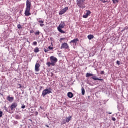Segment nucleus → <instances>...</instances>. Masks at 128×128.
<instances>
[{
	"label": "nucleus",
	"mask_w": 128,
	"mask_h": 128,
	"mask_svg": "<svg viewBox=\"0 0 128 128\" xmlns=\"http://www.w3.org/2000/svg\"><path fill=\"white\" fill-rule=\"evenodd\" d=\"M90 76H92L91 78H92V80L96 81V84H104V79L98 78L94 74L88 72L86 74V78H90Z\"/></svg>",
	"instance_id": "obj_1"
},
{
	"label": "nucleus",
	"mask_w": 128,
	"mask_h": 128,
	"mask_svg": "<svg viewBox=\"0 0 128 128\" xmlns=\"http://www.w3.org/2000/svg\"><path fill=\"white\" fill-rule=\"evenodd\" d=\"M52 89L50 88L44 90L42 92V96H43V98H44L46 96V94H52Z\"/></svg>",
	"instance_id": "obj_2"
},
{
	"label": "nucleus",
	"mask_w": 128,
	"mask_h": 128,
	"mask_svg": "<svg viewBox=\"0 0 128 128\" xmlns=\"http://www.w3.org/2000/svg\"><path fill=\"white\" fill-rule=\"evenodd\" d=\"M86 0H76V4L78 8H84L85 6H84V4H86Z\"/></svg>",
	"instance_id": "obj_3"
},
{
	"label": "nucleus",
	"mask_w": 128,
	"mask_h": 128,
	"mask_svg": "<svg viewBox=\"0 0 128 128\" xmlns=\"http://www.w3.org/2000/svg\"><path fill=\"white\" fill-rule=\"evenodd\" d=\"M66 26V24L64 22H61L58 26V30L60 32L61 34H66V32L64 31L62 28H64Z\"/></svg>",
	"instance_id": "obj_4"
},
{
	"label": "nucleus",
	"mask_w": 128,
	"mask_h": 128,
	"mask_svg": "<svg viewBox=\"0 0 128 128\" xmlns=\"http://www.w3.org/2000/svg\"><path fill=\"white\" fill-rule=\"evenodd\" d=\"M50 61L52 64H53V66H54L58 62V58L54 56H50Z\"/></svg>",
	"instance_id": "obj_5"
},
{
	"label": "nucleus",
	"mask_w": 128,
	"mask_h": 128,
	"mask_svg": "<svg viewBox=\"0 0 128 128\" xmlns=\"http://www.w3.org/2000/svg\"><path fill=\"white\" fill-rule=\"evenodd\" d=\"M60 48L62 50V48H65V50H68L70 48V46L66 42H64L62 44Z\"/></svg>",
	"instance_id": "obj_6"
},
{
	"label": "nucleus",
	"mask_w": 128,
	"mask_h": 128,
	"mask_svg": "<svg viewBox=\"0 0 128 128\" xmlns=\"http://www.w3.org/2000/svg\"><path fill=\"white\" fill-rule=\"evenodd\" d=\"M16 106H18V104H16V102H13L9 108H10L11 112H12V110H16Z\"/></svg>",
	"instance_id": "obj_7"
},
{
	"label": "nucleus",
	"mask_w": 128,
	"mask_h": 128,
	"mask_svg": "<svg viewBox=\"0 0 128 128\" xmlns=\"http://www.w3.org/2000/svg\"><path fill=\"white\" fill-rule=\"evenodd\" d=\"M68 10V7H66L62 10L60 11L59 12V15L62 16L64 14H65V12H66V10Z\"/></svg>",
	"instance_id": "obj_8"
},
{
	"label": "nucleus",
	"mask_w": 128,
	"mask_h": 128,
	"mask_svg": "<svg viewBox=\"0 0 128 128\" xmlns=\"http://www.w3.org/2000/svg\"><path fill=\"white\" fill-rule=\"evenodd\" d=\"M86 14L82 16V18H88V17L90 16V14H92V12H90V10H86Z\"/></svg>",
	"instance_id": "obj_9"
},
{
	"label": "nucleus",
	"mask_w": 128,
	"mask_h": 128,
	"mask_svg": "<svg viewBox=\"0 0 128 128\" xmlns=\"http://www.w3.org/2000/svg\"><path fill=\"white\" fill-rule=\"evenodd\" d=\"M30 9L26 8V10H25V12H24V14H25L26 16H30V14H30Z\"/></svg>",
	"instance_id": "obj_10"
},
{
	"label": "nucleus",
	"mask_w": 128,
	"mask_h": 128,
	"mask_svg": "<svg viewBox=\"0 0 128 128\" xmlns=\"http://www.w3.org/2000/svg\"><path fill=\"white\" fill-rule=\"evenodd\" d=\"M31 6H32V4L30 3V0H26V8L30 9Z\"/></svg>",
	"instance_id": "obj_11"
},
{
	"label": "nucleus",
	"mask_w": 128,
	"mask_h": 128,
	"mask_svg": "<svg viewBox=\"0 0 128 128\" xmlns=\"http://www.w3.org/2000/svg\"><path fill=\"white\" fill-rule=\"evenodd\" d=\"M40 63H36L35 65V72H40Z\"/></svg>",
	"instance_id": "obj_12"
},
{
	"label": "nucleus",
	"mask_w": 128,
	"mask_h": 128,
	"mask_svg": "<svg viewBox=\"0 0 128 128\" xmlns=\"http://www.w3.org/2000/svg\"><path fill=\"white\" fill-rule=\"evenodd\" d=\"M78 42V38H76L74 39L73 40H72L70 42V44H76V43Z\"/></svg>",
	"instance_id": "obj_13"
},
{
	"label": "nucleus",
	"mask_w": 128,
	"mask_h": 128,
	"mask_svg": "<svg viewBox=\"0 0 128 128\" xmlns=\"http://www.w3.org/2000/svg\"><path fill=\"white\" fill-rule=\"evenodd\" d=\"M4 109L5 110H6L8 112H9V114H12L14 112L10 110V108H7L6 106H4Z\"/></svg>",
	"instance_id": "obj_14"
},
{
	"label": "nucleus",
	"mask_w": 128,
	"mask_h": 128,
	"mask_svg": "<svg viewBox=\"0 0 128 128\" xmlns=\"http://www.w3.org/2000/svg\"><path fill=\"white\" fill-rule=\"evenodd\" d=\"M67 96L70 98H74V94L72 92H68L67 94Z\"/></svg>",
	"instance_id": "obj_15"
},
{
	"label": "nucleus",
	"mask_w": 128,
	"mask_h": 128,
	"mask_svg": "<svg viewBox=\"0 0 128 128\" xmlns=\"http://www.w3.org/2000/svg\"><path fill=\"white\" fill-rule=\"evenodd\" d=\"M14 97H10V96H8L6 98L7 100L10 102H14Z\"/></svg>",
	"instance_id": "obj_16"
},
{
	"label": "nucleus",
	"mask_w": 128,
	"mask_h": 128,
	"mask_svg": "<svg viewBox=\"0 0 128 128\" xmlns=\"http://www.w3.org/2000/svg\"><path fill=\"white\" fill-rule=\"evenodd\" d=\"M94 36L92 34H89L88 36V38L90 40H92Z\"/></svg>",
	"instance_id": "obj_17"
},
{
	"label": "nucleus",
	"mask_w": 128,
	"mask_h": 128,
	"mask_svg": "<svg viewBox=\"0 0 128 128\" xmlns=\"http://www.w3.org/2000/svg\"><path fill=\"white\" fill-rule=\"evenodd\" d=\"M71 118H72V116H69L66 118V122H69Z\"/></svg>",
	"instance_id": "obj_18"
},
{
	"label": "nucleus",
	"mask_w": 128,
	"mask_h": 128,
	"mask_svg": "<svg viewBox=\"0 0 128 128\" xmlns=\"http://www.w3.org/2000/svg\"><path fill=\"white\" fill-rule=\"evenodd\" d=\"M82 96H84V94H86V90H84V87H82Z\"/></svg>",
	"instance_id": "obj_19"
},
{
	"label": "nucleus",
	"mask_w": 128,
	"mask_h": 128,
	"mask_svg": "<svg viewBox=\"0 0 128 128\" xmlns=\"http://www.w3.org/2000/svg\"><path fill=\"white\" fill-rule=\"evenodd\" d=\"M46 66H48V68H50V66H54V64H52V62H47L46 63Z\"/></svg>",
	"instance_id": "obj_20"
},
{
	"label": "nucleus",
	"mask_w": 128,
	"mask_h": 128,
	"mask_svg": "<svg viewBox=\"0 0 128 128\" xmlns=\"http://www.w3.org/2000/svg\"><path fill=\"white\" fill-rule=\"evenodd\" d=\"M15 118H16V120H20V118H22V117L18 114H16L15 116Z\"/></svg>",
	"instance_id": "obj_21"
},
{
	"label": "nucleus",
	"mask_w": 128,
	"mask_h": 128,
	"mask_svg": "<svg viewBox=\"0 0 128 128\" xmlns=\"http://www.w3.org/2000/svg\"><path fill=\"white\" fill-rule=\"evenodd\" d=\"M40 52V49L36 47L34 49V52Z\"/></svg>",
	"instance_id": "obj_22"
},
{
	"label": "nucleus",
	"mask_w": 128,
	"mask_h": 128,
	"mask_svg": "<svg viewBox=\"0 0 128 128\" xmlns=\"http://www.w3.org/2000/svg\"><path fill=\"white\" fill-rule=\"evenodd\" d=\"M17 28H18L19 30H20V28H22V25H20V24H18L17 25Z\"/></svg>",
	"instance_id": "obj_23"
},
{
	"label": "nucleus",
	"mask_w": 128,
	"mask_h": 128,
	"mask_svg": "<svg viewBox=\"0 0 128 128\" xmlns=\"http://www.w3.org/2000/svg\"><path fill=\"white\" fill-rule=\"evenodd\" d=\"M40 31L38 30L36 32H35L34 34L35 36H40Z\"/></svg>",
	"instance_id": "obj_24"
},
{
	"label": "nucleus",
	"mask_w": 128,
	"mask_h": 128,
	"mask_svg": "<svg viewBox=\"0 0 128 128\" xmlns=\"http://www.w3.org/2000/svg\"><path fill=\"white\" fill-rule=\"evenodd\" d=\"M113 4H116V2H118L119 0H112Z\"/></svg>",
	"instance_id": "obj_25"
},
{
	"label": "nucleus",
	"mask_w": 128,
	"mask_h": 128,
	"mask_svg": "<svg viewBox=\"0 0 128 128\" xmlns=\"http://www.w3.org/2000/svg\"><path fill=\"white\" fill-rule=\"evenodd\" d=\"M116 64H118V66L122 64L120 63V62L119 60H117L116 62Z\"/></svg>",
	"instance_id": "obj_26"
},
{
	"label": "nucleus",
	"mask_w": 128,
	"mask_h": 128,
	"mask_svg": "<svg viewBox=\"0 0 128 128\" xmlns=\"http://www.w3.org/2000/svg\"><path fill=\"white\" fill-rule=\"evenodd\" d=\"M21 108H26V105L22 104Z\"/></svg>",
	"instance_id": "obj_27"
},
{
	"label": "nucleus",
	"mask_w": 128,
	"mask_h": 128,
	"mask_svg": "<svg viewBox=\"0 0 128 128\" xmlns=\"http://www.w3.org/2000/svg\"><path fill=\"white\" fill-rule=\"evenodd\" d=\"M126 30H128V26H126L122 30V32H124Z\"/></svg>",
	"instance_id": "obj_28"
},
{
	"label": "nucleus",
	"mask_w": 128,
	"mask_h": 128,
	"mask_svg": "<svg viewBox=\"0 0 128 128\" xmlns=\"http://www.w3.org/2000/svg\"><path fill=\"white\" fill-rule=\"evenodd\" d=\"M44 52H48V49L46 50V48H44Z\"/></svg>",
	"instance_id": "obj_29"
},
{
	"label": "nucleus",
	"mask_w": 128,
	"mask_h": 128,
	"mask_svg": "<svg viewBox=\"0 0 128 128\" xmlns=\"http://www.w3.org/2000/svg\"><path fill=\"white\" fill-rule=\"evenodd\" d=\"M3 114H4V112H2V111L0 110V118H2V116Z\"/></svg>",
	"instance_id": "obj_30"
},
{
	"label": "nucleus",
	"mask_w": 128,
	"mask_h": 128,
	"mask_svg": "<svg viewBox=\"0 0 128 128\" xmlns=\"http://www.w3.org/2000/svg\"><path fill=\"white\" fill-rule=\"evenodd\" d=\"M33 44H34V46H37L38 45V42H33Z\"/></svg>",
	"instance_id": "obj_31"
},
{
	"label": "nucleus",
	"mask_w": 128,
	"mask_h": 128,
	"mask_svg": "<svg viewBox=\"0 0 128 128\" xmlns=\"http://www.w3.org/2000/svg\"><path fill=\"white\" fill-rule=\"evenodd\" d=\"M48 50H54V47H52L50 46H48Z\"/></svg>",
	"instance_id": "obj_32"
},
{
	"label": "nucleus",
	"mask_w": 128,
	"mask_h": 128,
	"mask_svg": "<svg viewBox=\"0 0 128 128\" xmlns=\"http://www.w3.org/2000/svg\"><path fill=\"white\" fill-rule=\"evenodd\" d=\"M18 124V121H14V124Z\"/></svg>",
	"instance_id": "obj_33"
},
{
	"label": "nucleus",
	"mask_w": 128,
	"mask_h": 128,
	"mask_svg": "<svg viewBox=\"0 0 128 128\" xmlns=\"http://www.w3.org/2000/svg\"><path fill=\"white\" fill-rule=\"evenodd\" d=\"M44 20H38V22H40V23H41V24H44Z\"/></svg>",
	"instance_id": "obj_34"
},
{
	"label": "nucleus",
	"mask_w": 128,
	"mask_h": 128,
	"mask_svg": "<svg viewBox=\"0 0 128 128\" xmlns=\"http://www.w3.org/2000/svg\"><path fill=\"white\" fill-rule=\"evenodd\" d=\"M112 120H113L114 122H116V118L112 117Z\"/></svg>",
	"instance_id": "obj_35"
},
{
	"label": "nucleus",
	"mask_w": 128,
	"mask_h": 128,
	"mask_svg": "<svg viewBox=\"0 0 128 128\" xmlns=\"http://www.w3.org/2000/svg\"><path fill=\"white\" fill-rule=\"evenodd\" d=\"M100 2H102L104 4V2H108V1H106V0H100Z\"/></svg>",
	"instance_id": "obj_36"
},
{
	"label": "nucleus",
	"mask_w": 128,
	"mask_h": 128,
	"mask_svg": "<svg viewBox=\"0 0 128 128\" xmlns=\"http://www.w3.org/2000/svg\"><path fill=\"white\" fill-rule=\"evenodd\" d=\"M34 30H30V34H34Z\"/></svg>",
	"instance_id": "obj_37"
},
{
	"label": "nucleus",
	"mask_w": 128,
	"mask_h": 128,
	"mask_svg": "<svg viewBox=\"0 0 128 128\" xmlns=\"http://www.w3.org/2000/svg\"><path fill=\"white\" fill-rule=\"evenodd\" d=\"M100 74H104V71H101Z\"/></svg>",
	"instance_id": "obj_38"
},
{
	"label": "nucleus",
	"mask_w": 128,
	"mask_h": 128,
	"mask_svg": "<svg viewBox=\"0 0 128 128\" xmlns=\"http://www.w3.org/2000/svg\"><path fill=\"white\" fill-rule=\"evenodd\" d=\"M40 26H44V24H40Z\"/></svg>",
	"instance_id": "obj_39"
},
{
	"label": "nucleus",
	"mask_w": 128,
	"mask_h": 128,
	"mask_svg": "<svg viewBox=\"0 0 128 128\" xmlns=\"http://www.w3.org/2000/svg\"><path fill=\"white\" fill-rule=\"evenodd\" d=\"M66 40V38H60V40Z\"/></svg>",
	"instance_id": "obj_40"
},
{
	"label": "nucleus",
	"mask_w": 128,
	"mask_h": 128,
	"mask_svg": "<svg viewBox=\"0 0 128 128\" xmlns=\"http://www.w3.org/2000/svg\"><path fill=\"white\" fill-rule=\"evenodd\" d=\"M18 86H19V88H22V84H18Z\"/></svg>",
	"instance_id": "obj_41"
},
{
	"label": "nucleus",
	"mask_w": 128,
	"mask_h": 128,
	"mask_svg": "<svg viewBox=\"0 0 128 128\" xmlns=\"http://www.w3.org/2000/svg\"><path fill=\"white\" fill-rule=\"evenodd\" d=\"M35 114H36V116H38V112H35Z\"/></svg>",
	"instance_id": "obj_42"
},
{
	"label": "nucleus",
	"mask_w": 128,
	"mask_h": 128,
	"mask_svg": "<svg viewBox=\"0 0 128 128\" xmlns=\"http://www.w3.org/2000/svg\"><path fill=\"white\" fill-rule=\"evenodd\" d=\"M42 90V86H40V90Z\"/></svg>",
	"instance_id": "obj_43"
},
{
	"label": "nucleus",
	"mask_w": 128,
	"mask_h": 128,
	"mask_svg": "<svg viewBox=\"0 0 128 128\" xmlns=\"http://www.w3.org/2000/svg\"><path fill=\"white\" fill-rule=\"evenodd\" d=\"M44 32H48V30H46V28H45L44 29Z\"/></svg>",
	"instance_id": "obj_44"
},
{
	"label": "nucleus",
	"mask_w": 128,
	"mask_h": 128,
	"mask_svg": "<svg viewBox=\"0 0 128 128\" xmlns=\"http://www.w3.org/2000/svg\"><path fill=\"white\" fill-rule=\"evenodd\" d=\"M106 114H112V112H107Z\"/></svg>",
	"instance_id": "obj_45"
},
{
	"label": "nucleus",
	"mask_w": 128,
	"mask_h": 128,
	"mask_svg": "<svg viewBox=\"0 0 128 128\" xmlns=\"http://www.w3.org/2000/svg\"><path fill=\"white\" fill-rule=\"evenodd\" d=\"M45 126H46L47 128H50V126H48V124H46Z\"/></svg>",
	"instance_id": "obj_46"
},
{
	"label": "nucleus",
	"mask_w": 128,
	"mask_h": 128,
	"mask_svg": "<svg viewBox=\"0 0 128 128\" xmlns=\"http://www.w3.org/2000/svg\"><path fill=\"white\" fill-rule=\"evenodd\" d=\"M66 124V121H63L62 124Z\"/></svg>",
	"instance_id": "obj_47"
},
{
	"label": "nucleus",
	"mask_w": 128,
	"mask_h": 128,
	"mask_svg": "<svg viewBox=\"0 0 128 128\" xmlns=\"http://www.w3.org/2000/svg\"><path fill=\"white\" fill-rule=\"evenodd\" d=\"M22 10H20V14H22Z\"/></svg>",
	"instance_id": "obj_48"
},
{
	"label": "nucleus",
	"mask_w": 128,
	"mask_h": 128,
	"mask_svg": "<svg viewBox=\"0 0 128 128\" xmlns=\"http://www.w3.org/2000/svg\"><path fill=\"white\" fill-rule=\"evenodd\" d=\"M40 108L41 110H42V106H40Z\"/></svg>",
	"instance_id": "obj_49"
},
{
	"label": "nucleus",
	"mask_w": 128,
	"mask_h": 128,
	"mask_svg": "<svg viewBox=\"0 0 128 128\" xmlns=\"http://www.w3.org/2000/svg\"><path fill=\"white\" fill-rule=\"evenodd\" d=\"M118 110H120V108H118Z\"/></svg>",
	"instance_id": "obj_50"
},
{
	"label": "nucleus",
	"mask_w": 128,
	"mask_h": 128,
	"mask_svg": "<svg viewBox=\"0 0 128 128\" xmlns=\"http://www.w3.org/2000/svg\"><path fill=\"white\" fill-rule=\"evenodd\" d=\"M29 120H30V122H32V119H29Z\"/></svg>",
	"instance_id": "obj_51"
},
{
	"label": "nucleus",
	"mask_w": 128,
	"mask_h": 128,
	"mask_svg": "<svg viewBox=\"0 0 128 128\" xmlns=\"http://www.w3.org/2000/svg\"><path fill=\"white\" fill-rule=\"evenodd\" d=\"M51 46H52V43H51Z\"/></svg>",
	"instance_id": "obj_52"
},
{
	"label": "nucleus",
	"mask_w": 128,
	"mask_h": 128,
	"mask_svg": "<svg viewBox=\"0 0 128 128\" xmlns=\"http://www.w3.org/2000/svg\"><path fill=\"white\" fill-rule=\"evenodd\" d=\"M24 91H23V92H22V94H24Z\"/></svg>",
	"instance_id": "obj_53"
},
{
	"label": "nucleus",
	"mask_w": 128,
	"mask_h": 128,
	"mask_svg": "<svg viewBox=\"0 0 128 128\" xmlns=\"http://www.w3.org/2000/svg\"><path fill=\"white\" fill-rule=\"evenodd\" d=\"M52 76H54V74L52 73Z\"/></svg>",
	"instance_id": "obj_54"
},
{
	"label": "nucleus",
	"mask_w": 128,
	"mask_h": 128,
	"mask_svg": "<svg viewBox=\"0 0 128 128\" xmlns=\"http://www.w3.org/2000/svg\"><path fill=\"white\" fill-rule=\"evenodd\" d=\"M37 20H38V18H37Z\"/></svg>",
	"instance_id": "obj_55"
},
{
	"label": "nucleus",
	"mask_w": 128,
	"mask_h": 128,
	"mask_svg": "<svg viewBox=\"0 0 128 128\" xmlns=\"http://www.w3.org/2000/svg\"><path fill=\"white\" fill-rule=\"evenodd\" d=\"M50 38V40H52V38Z\"/></svg>",
	"instance_id": "obj_56"
},
{
	"label": "nucleus",
	"mask_w": 128,
	"mask_h": 128,
	"mask_svg": "<svg viewBox=\"0 0 128 128\" xmlns=\"http://www.w3.org/2000/svg\"><path fill=\"white\" fill-rule=\"evenodd\" d=\"M28 128H30V126H28Z\"/></svg>",
	"instance_id": "obj_57"
}]
</instances>
